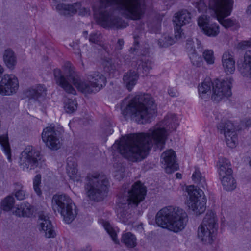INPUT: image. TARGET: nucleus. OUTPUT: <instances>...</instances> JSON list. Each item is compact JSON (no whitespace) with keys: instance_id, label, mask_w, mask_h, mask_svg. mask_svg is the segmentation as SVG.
<instances>
[{"instance_id":"obj_1","label":"nucleus","mask_w":251,"mask_h":251,"mask_svg":"<svg viewBox=\"0 0 251 251\" xmlns=\"http://www.w3.org/2000/svg\"><path fill=\"white\" fill-rule=\"evenodd\" d=\"M178 126L176 116L168 114L146 133L130 134L123 137L117 147L125 158L132 162L141 161L147 156L153 145L156 149L162 150L167 132L175 130Z\"/></svg>"},{"instance_id":"obj_2","label":"nucleus","mask_w":251,"mask_h":251,"mask_svg":"<svg viewBox=\"0 0 251 251\" xmlns=\"http://www.w3.org/2000/svg\"><path fill=\"white\" fill-rule=\"evenodd\" d=\"M115 5L125 17L138 20L143 16L145 4L144 0H99L94 6L95 15H98L99 22L104 27L124 28L127 25L111 9Z\"/></svg>"},{"instance_id":"obj_3","label":"nucleus","mask_w":251,"mask_h":251,"mask_svg":"<svg viewBox=\"0 0 251 251\" xmlns=\"http://www.w3.org/2000/svg\"><path fill=\"white\" fill-rule=\"evenodd\" d=\"M146 193V187L140 181L135 182L131 187L129 184L122 186L116 201L119 208L118 216L121 222L127 225L132 222V215L128 210L130 207H137L145 199Z\"/></svg>"},{"instance_id":"obj_4","label":"nucleus","mask_w":251,"mask_h":251,"mask_svg":"<svg viewBox=\"0 0 251 251\" xmlns=\"http://www.w3.org/2000/svg\"><path fill=\"white\" fill-rule=\"evenodd\" d=\"M124 116L129 115L137 123L144 124L150 122L156 112L153 98L149 94H140L134 96L125 109L122 108Z\"/></svg>"},{"instance_id":"obj_5","label":"nucleus","mask_w":251,"mask_h":251,"mask_svg":"<svg viewBox=\"0 0 251 251\" xmlns=\"http://www.w3.org/2000/svg\"><path fill=\"white\" fill-rule=\"evenodd\" d=\"M187 222V213L178 207H165L160 210L156 215V223L159 226L174 232L183 230Z\"/></svg>"},{"instance_id":"obj_6","label":"nucleus","mask_w":251,"mask_h":251,"mask_svg":"<svg viewBox=\"0 0 251 251\" xmlns=\"http://www.w3.org/2000/svg\"><path fill=\"white\" fill-rule=\"evenodd\" d=\"M86 186L88 197L91 200L100 201L107 196L109 182L106 175L94 173L87 176Z\"/></svg>"},{"instance_id":"obj_7","label":"nucleus","mask_w":251,"mask_h":251,"mask_svg":"<svg viewBox=\"0 0 251 251\" xmlns=\"http://www.w3.org/2000/svg\"><path fill=\"white\" fill-rule=\"evenodd\" d=\"M54 75L56 83L64 91L68 94L76 95L74 87L78 89V77L73 67L67 66L64 70V74L60 69H54Z\"/></svg>"},{"instance_id":"obj_8","label":"nucleus","mask_w":251,"mask_h":251,"mask_svg":"<svg viewBox=\"0 0 251 251\" xmlns=\"http://www.w3.org/2000/svg\"><path fill=\"white\" fill-rule=\"evenodd\" d=\"M74 206L72 199L66 194H56L52 197L53 210L59 213L66 223H71L75 217V214L73 212Z\"/></svg>"},{"instance_id":"obj_9","label":"nucleus","mask_w":251,"mask_h":251,"mask_svg":"<svg viewBox=\"0 0 251 251\" xmlns=\"http://www.w3.org/2000/svg\"><path fill=\"white\" fill-rule=\"evenodd\" d=\"M189 200L188 206L197 215L203 213L206 210V198L203 191L199 188L190 185L186 188Z\"/></svg>"},{"instance_id":"obj_10","label":"nucleus","mask_w":251,"mask_h":251,"mask_svg":"<svg viewBox=\"0 0 251 251\" xmlns=\"http://www.w3.org/2000/svg\"><path fill=\"white\" fill-rule=\"evenodd\" d=\"M40 153L32 146H27L22 151L19 159V165L23 170L34 169L39 164Z\"/></svg>"},{"instance_id":"obj_11","label":"nucleus","mask_w":251,"mask_h":251,"mask_svg":"<svg viewBox=\"0 0 251 251\" xmlns=\"http://www.w3.org/2000/svg\"><path fill=\"white\" fill-rule=\"evenodd\" d=\"M62 134L54 127L45 128L42 133V139L46 146L51 150H57L62 146Z\"/></svg>"},{"instance_id":"obj_12","label":"nucleus","mask_w":251,"mask_h":251,"mask_svg":"<svg viewBox=\"0 0 251 251\" xmlns=\"http://www.w3.org/2000/svg\"><path fill=\"white\" fill-rule=\"evenodd\" d=\"M232 80L230 77L227 78L226 80H216L213 83L212 100L216 102H219L225 97H230L231 95Z\"/></svg>"},{"instance_id":"obj_13","label":"nucleus","mask_w":251,"mask_h":251,"mask_svg":"<svg viewBox=\"0 0 251 251\" xmlns=\"http://www.w3.org/2000/svg\"><path fill=\"white\" fill-rule=\"evenodd\" d=\"M233 0H209L208 7L215 16H228L231 13Z\"/></svg>"},{"instance_id":"obj_14","label":"nucleus","mask_w":251,"mask_h":251,"mask_svg":"<svg viewBox=\"0 0 251 251\" xmlns=\"http://www.w3.org/2000/svg\"><path fill=\"white\" fill-rule=\"evenodd\" d=\"M217 128L221 134L224 135L227 145L231 148H234L238 143V138L233 124L229 121L221 122Z\"/></svg>"},{"instance_id":"obj_15","label":"nucleus","mask_w":251,"mask_h":251,"mask_svg":"<svg viewBox=\"0 0 251 251\" xmlns=\"http://www.w3.org/2000/svg\"><path fill=\"white\" fill-rule=\"evenodd\" d=\"M19 81L14 75L5 74L0 81V94L10 96L17 92L19 88Z\"/></svg>"},{"instance_id":"obj_16","label":"nucleus","mask_w":251,"mask_h":251,"mask_svg":"<svg viewBox=\"0 0 251 251\" xmlns=\"http://www.w3.org/2000/svg\"><path fill=\"white\" fill-rule=\"evenodd\" d=\"M198 25L208 36L215 37L219 33V26L216 23L209 24L206 15H201L198 20Z\"/></svg>"},{"instance_id":"obj_17","label":"nucleus","mask_w":251,"mask_h":251,"mask_svg":"<svg viewBox=\"0 0 251 251\" xmlns=\"http://www.w3.org/2000/svg\"><path fill=\"white\" fill-rule=\"evenodd\" d=\"M167 167L165 168L166 173H172L177 170L178 166L176 161V156L175 152L170 149L163 152L161 155Z\"/></svg>"},{"instance_id":"obj_18","label":"nucleus","mask_w":251,"mask_h":251,"mask_svg":"<svg viewBox=\"0 0 251 251\" xmlns=\"http://www.w3.org/2000/svg\"><path fill=\"white\" fill-rule=\"evenodd\" d=\"M38 225L39 230L43 231L46 237L53 238L55 236V233L48 216L40 214L38 221Z\"/></svg>"},{"instance_id":"obj_19","label":"nucleus","mask_w":251,"mask_h":251,"mask_svg":"<svg viewBox=\"0 0 251 251\" xmlns=\"http://www.w3.org/2000/svg\"><path fill=\"white\" fill-rule=\"evenodd\" d=\"M186 48L193 66L196 67H201L203 64L202 59L201 56L197 54L194 42L191 40H187Z\"/></svg>"},{"instance_id":"obj_20","label":"nucleus","mask_w":251,"mask_h":251,"mask_svg":"<svg viewBox=\"0 0 251 251\" xmlns=\"http://www.w3.org/2000/svg\"><path fill=\"white\" fill-rule=\"evenodd\" d=\"M216 231L201 224L198 229V236L204 244H211Z\"/></svg>"},{"instance_id":"obj_21","label":"nucleus","mask_w":251,"mask_h":251,"mask_svg":"<svg viewBox=\"0 0 251 251\" xmlns=\"http://www.w3.org/2000/svg\"><path fill=\"white\" fill-rule=\"evenodd\" d=\"M87 78L90 80L95 91L98 92L104 87L106 84V77L100 72L94 71L88 75Z\"/></svg>"},{"instance_id":"obj_22","label":"nucleus","mask_w":251,"mask_h":251,"mask_svg":"<svg viewBox=\"0 0 251 251\" xmlns=\"http://www.w3.org/2000/svg\"><path fill=\"white\" fill-rule=\"evenodd\" d=\"M138 73L137 70L130 69L124 75V82L129 91H131L136 84L139 78Z\"/></svg>"},{"instance_id":"obj_23","label":"nucleus","mask_w":251,"mask_h":251,"mask_svg":"<svg viewBox=\"0 0 251 251\" xmlns=\"http://www.w3.org/2000/svg\"><path fill=\"white\" fill-rule=\"evenodd\" d=\"M235 60L228 52H225L222 56V65L225 72L227 75L233 74L235 70Z\"/></svg>"},{"instance_id":"obj_24","label":"nucleus","mask_w":251,"mask_h":251,"mask_svg":"<svg viewBox=\"0 0 251 251\" xmlns=\"http://www.w3.org/2000/svg\"><path fill=\"white\" fill-rule=\"evenodd\" d=\"M152 62L146 58L133 60L131 63L132 67L137 70V71L139 73L142 71L145 74H147L152 69Z\"/></svg>"},{"instance_id":"obj_25","label":"nucleus","mask_w":251,"mask_h":251,"mask_svg":"<svg viewBox=\"0 0 251 251\" xmlns=\"http://www.w3.org/2000/svg\"><path fill=\"white\" fill-rule=\"evenodd\" d=\"M123 62V60L118 57L114 59H106L103 62L104 69L111 75L121 67Z\"/></svg>"},{"instance_id":"obj_26","label":"nucleus","mask_w":251,"mask_h":251,"mask_svg":"<svg viewBox=\"0 0 251 251\" xmlns=\"http://www.w3.org/2000/svg\"><path fill=\"white\" fill-rule=\"evenodd\" d=\"M56 8L60 14L70 16L77 13L78 5L77 3L74 4L61 3L57 4Z\"/></svg>"},{"instance_id":"obj_27","label":"nucleus","mask_w":251,"mask_h":251,"mask_svg":"<svg viewBox=\"0 0 251 251\" xmlns=\"http://www.w3.org/2000/svg\"><path fill=\"white\" fill-rule=\"evenodd\" d=\"M33 212V208L29 203L23 202L17 205L13 213L19 217H30Z\"/></svg>"},{"instance_id":"obj_28","label":"nucleus","mask_w":251,"mask_h":251,"mask_svg":"<svg viewBox=\"0 0 251 251\" xmlns=\"http://www.w3.org/2000/svg\"><path fill=\"white\" fill-rule=\"evenodd\" d=\"M190 20V13L186 10L178 11L175 14L173 19V22L175 25L181 26L189 23Z\"/></svg>"},{"instance_id":"obj_29","label":"nucleus","mask_w":251,"mask_h":251,"mask_svg":"<svg viewBox=\"0 0 251 251\" xmlns=\"http://www.w3.org/2000/svg\"><path fill=\"white\" fill-rule=\"evenodd\" d=\"M217 165L220 178L232 174L231 164L228 160L225 158H219Z\"/></svg>"},{"instance_id":"obj_30","label":"nucleus","mask_w":251,"mask_h":251,"mask_svg":"<svg viewBox=\"0 0 251 251\" xmlns=\"http://www.w3.org/2000/svg\"><path fill=\"white\" fill-rule=\"evenodd\" d=\"M201 224L204 225V226H207L211 230H217V218L215 214L211 210L207 212Z\"/></svg>"},{"instance_id":"obj_31","label":"nucleus","mask_w":251,"mask_h":251,"mask_svg":"<svg viewBox=\"0 0 251 251\" xmlns=\"http://www.w3.org/2000/svg\"><path fill=\"white\" fill-rule=\"evenodd\" d=\"M240 72L243 75L251 77V50H247L244 55V60Z\"/></svg>"},{"instance_id":"obj_32","label":"nucleus","mask_w":251,"mask_h":251,"mask_svg":"<svg viewBox=\"0 0 251 251\" xmlns=\"http://www.w3.org/2000/svg\"><path fill=\"white\" fill-rule=\"evenodd\" d=\"M3 58L6 66L10 69H13L17 63L16 57L14 51L10 49L5 50Z\"/></svg>"},{"instance_id":"obj_33","label":"nucleus","mask_w":251,"mask_h":251,"mask_svg":"<svg viewBox=\"0 0 251 251\" xmlns=\"http://www.w3.org/2000/svg\"><path fill=\"white\" fill-rule=\"evenodd\" d=\"M67 171L71 179L74 181L77 182L78 181L77 164L73 158L68 159Z\"/></svg>"},{"instance_id":"obj_34","label":"nucleus","mask_w":251,"mask_h":251,"mask_svg":"<svg viewBox=\"0 0 251 251\" xmlns=\"http://www.w3.org/2000/svg\"><path fill=\"white\" fill-rule=\"evenodd\" d=\"M213 83L209 80H205L198 86L200 97L201 99H207L211 94V88Z\"/></svg>"},{"instance_id":"obj_35","label":"nucleus","mask_w":251,"mask_h":251,"mask_svg":"<svg viewBox=\"0 0 251 251\" xmlns=\"http://www.w3.org/2000/svg\"><path fill=\"white\" fill-rule=\"evenodd\" d=\"M224 189L226 191H230L234 190L236 187V182L232 175L220 177Z\"/></svg>"},{"instance_id":"obj_36","label":"nucleus","mask_w":251,"mask_h":251,"mask_svg":"<svg viewBox=\"0 0 251 251\" xmlns=\"http://www.w3.org/2000/svg\"><path fill=\"white\" fill-rule=\"evenodd\" d=\"M121 242L128 248H134L137 244L135 236L129 232L122 235Z\"/></svg>"},{"instance_id":"obj_37","label":"nucleus","mask_w":251,"mask_h":251,"mask_svg":"<svg viewBox=\"0 0 251 251\" xmlns=\"http://www.w3.org/2000/svg\"><path fill=\"white\" fill-rule=\"evenodd\" d=\"M192 178L194 182L197 183L200 187L204 189L207 187L205 178L202 176L201 173L198 168H195V171L192 175Z\"/></svg>"},{"instance_id":"obj_38","label":"nucleus","mask_w":251,"mask_h":251,"mask_svg":"<svg viewBox=\"0 0 251 251\" xmlns=\"http://www.w3.org/2000/svg\"><path fill=\"white\" fill-rule=\"evenodd\" d=\"M0 144L9 161H11V149L7 136H0Z\"/></svg>"},{"instance_id":"obj_39","label":"nucleus","mask_w":251,"mask_h":251,"mask_svg":"<svg viewBox=\"0 0 251 251\" xmlns=\"http://www.w3.org/2000/svg\"><path fill=\"white\" fill-rule=\"evenodd\" d=\"M79 91L85 95L90 94L97 92L95 88L93 86L90 80L89 81H79Z\"/></svg>"},{"instance_id":"obj_40","label":"nucleus","mask_w":251,"mask_h":251,"mask_svg":"<svg viewBox=\"0 0 251 251\" xmlns=\"http://www.w3.org/2000/svg\"><path fill=\"white\" fill-rule=\"evenodd\" d=\"M47 89L44 85H38L35 89L29 91L31 97L34 99L38 98L41 96L46 95Z\"/></svg>"},{"instance_id":"obj_41","label":"nucleus","mask_w":251,"mask_h":251,"mask_svg":"<svg viewBox=\"0 0 251 251\" xmlns=\"http://www.w3.org/2000/svg\"><path fill=\"white\" fill-rule=\"evenodd\" d=\"M102 224L105 230L111 237L112 240L116 244L119 243V240L117 237V234L110 224L104 221H102Z\"/></svg>"},{"instance_id":"obj_42","label":"nucleus","mask_w":251,"mask_h":251,"mask_svg":"<svg viewBox=\"0 0 251 251\" xmlns=\"http://www.w3.org/2000/svg\"><path fill=\"white\" fill-rule=\"evenodd\" d=\"M175 43L172 37L168 34H164L158 40V44L160 47H167Z\"/></svg>"},{"instance_id":"obj_43","label":"nucleus","mask_w":251,"mask_h":251,"mask_svg":"<svg viewBox=\"0 0 251 251\" xmlns=\"http://www.w3.org/2000/svg\"><path fill=\"white\" fill-rule=\"evenodd\" d=\"M15 196L19 200H23L26 197L25 192L23 189V186L19 183L15 184Z\"/></svg>"},{"instance_id":"obj_44","label":"nucleus","mask_w":251,"mask_h":251,"mask_svg":"<svg viewBox=\"0 0 251 251\" xmlns=\"http://www.w3.org/2000/svg\"><path fill=\"white\" fill-rule=\"evenodd\" d=\"M41 184V176L38 174L35 176L33 180V189L38 196L42 195V191L40 188Z\"/></svg>"},{"instance_id":"obj_45","label":"nucleus","mask_w":251,"mask_h":251,"mask_svg":"<svg viewBox=\"0 0 251 251\" xmlns=\"http://www.w3.org/2000/svg\"><path fill=\"white\" fill-rule=\"evenodd\" d=\"M77 103L76 100H68L64 105V109L67 113H72L77 109Z\"/></svg>"},{"instance_id":"obj_46","label":"nucleus","mask_w":251,"mask_h":251,"mask_svg":"<svg viewBox=\"0 0 251 251\" xmlns=\"http://www.w3.org/2000/svg\"><path fill=\"white\" fill-rule=\"evenodd\" d=\"M14 203V198L12 196H8L2 201L1 206L4 210L9 211L13 207Z\"/></svg>"},{"instance_id":"obj_47","label":"nucleus","mask_w":251,"mask_h":251,"mask_svg":"<svg viewBox=\"0 0 251 251\" xmlns=\"http://www.w3.org/2000/svg\"><path fill=\"white\" fill-rule=\"evenodd\" d=\"M219 23L225 27L229 28L233 26L235 24V21L232 20L230 19H225L226 17L216 16Z\"/></svg>"},{"instance_id":"obj_48","label":"nucleus","mask_w":251,"mask_h":251,"mask_svg":"<svg viewBox=\"0 0 251 251\" xmlns=\"http://www.w3.org/2000/svg\"><path fill=\"white\" fill-rule=\"evenodd\" d=\"M192 4L196 7L199 12L206 11L207 6L203 0H192Z\"/></svg>"},{"instance_id":"obj_49","label":"nucleus","mask_w":251,"mask_h":251,"mask_svg":"<svg viewBox=\"0 0 251 251\" xmlns=\"http://www.w3.org/2000/svg\"><path fill=\"white\" fill-rule=\"evenodd\" d=\"M142 30H144V28L141 26V27H138L136 28L135 31L134 33V46L133 47H131L130 49V51L132 53H134V52H136L137 50H138V47H139V35L138 34H136V32H138V31H141Z\"/></svg>"},{"instance_id":"obj_50","label":"nucleus","mask_w":251,"mask_h":251,"mask_svg":"<svg viewBox=\"0 0 251 251\" xmlns=\"http://www.w3.org/2000/svg\"><path fill=\"white\" fill-rule=\"evenodd\" d=\"M203 57L208 64H212L214 63V57L213 51L211 50H206L203 52Z\"/></svg>"},{"instance_id":"obj_51","label":"nucleus","mask_w":251,"mask_h":251,"mask_svg":"<svg viewBox=\"0 0 251 251\" xmlns=\"http://www.w3.org/2000/svg\"><path fill=\"white\" fill-rule=\"evenodd\" d=\"M101 39V35L99 32L93 33L90 35L89 41L92 43L98 44L100 42Z\"/></svg>"},{"instance_id":"obj_52","label":"nucleus","mask_w":251,"mask_h":251,"mask_svg":"<svg viewBox=\"0 0 251 251\" xmlns=\"http://www.w3.org/2000/svg\"><path fill=\"white\" fill-rule=\"evenodd\" d=\"M125 168L120 165L119 170H116L115 172L114 176L116 179L120 180L123 179L125 176Z\"/></svg>"},{"instance_id":"obj_53","label":"nucleus","mask_w":251,"mask_h":251,"mask_svg":"<svg viewBox=\"0 0 251 251\" xmlns=\"http://www.w3.org/2000/svg\"><path fill=\"white\" fill-rule=\"evenodd\" d=\"M181 26L175 25V36L176 39L181 38L184 34L181 29Z\"/></svg>"},{"instance_id":"obj_54","label":"nucleus","mask_w":251,"mask_h":251,"mask_svg":"<svg viewBox=\"0 0 251 251\" xmlns=\"http://www.w3.org/2000/svg\"><path fill=\"white\" fill-rule=\"evenodd\" d=\"M241 48L249 47L251 46V39L248 40L243 41L240 43Z\"/></svg>"},{"instance_id":"obj_55","label":"nucleus","mask_w":251,"mask_h":251,"mask_svg":"<svg viewBox=\"0 0 251 251\" xmlns=\"http://www.w3.org/2000/svg\"><path fill=\"white\" fill-rule=\"evenodd\" d=\"M124 41L122 39H118L117 43L115 47V49L117 50H120L123 48L124 46Z\"/></svg>"},{"instance_id":"obj_56","label":"nucleus","mask_w":251,"mask_h":251,"mask_svg":"<svg viewBox=\"0 0 251 251\" xmlns=\"http://www.w3.org/2000/svg\"><path fill=\"white\" fill-rule=\"evenodd\" d=\"M168 93L171 97H175L176 96V92L175 89L170 88L168 90Z\"/></svg>"},{"instance_id":"obj_57","label":"nucleus","mask_w":251,"mask_h":251,"mask_svg":"<svg viewBox=\"0 0 251 251\" xmlns=\"http://www.w3.org/2000/svg\"><path fill=\"white\" fill-rule=\"evenodd\" d=\"M77 125V120L73 119L72 121H71L69 124L70 127L72 129L75 126H76Z\"/></svg>"},{"instance_id":"obj_58","label":"nucleus","mask_w":251,"mask_h":251,"mask_svg":"<svg viewBox=\"0 0 251 251\" xmlns=\"http://www.w3.org/2000/svg\"><path fill=\"white\" fill-rule=\"evenodd\" d=\"M91 248L90 246H87L85 248H82L80 251H91Z\"/></svg>"},{"instance_id":"obj_59","label":"nucleus","mask_w":251,"mask_h":251,"mask_svg":"<svg viewBox=\"0 0 251 251\" xmlns=\"http://www.w3.org/2000/svg\"><path fill=\"white\" fill-rule=\"evenodd\" d=\"M245 124L246 126H249L251 125V119H246L245 121Z\"/></svg>"},{"instance_id":"obj_60","label":"nucleus","mask_w":251,"mask_h":251,"mask_svg":"<svg viewBox=\"0 0 251 251\" xmlns=\"http://www.w3.org/2000/svg\"><path fill=\"white\" fill-rule=\"evenodd\" d=\"M246 12L247 13V14H251V4L249 5V6L248 7L246 10Z\"/></svg>"},{"instance_id":"obj_61","label":"nucleus","mask_w":251,"mask_h":251,"mask_svg":"<svg viewBox=\"0 0 251 251\" xmlns=\"http://www.w3.org/2000/svg\"><path fill=\"white\" fill-rule=\"evenodd\" d=\"M176 178L180 179V178H181L182 175H181V174L180 173H177L176 174Z\"/></svg>"},{"instance_id":"obj_62","label":"nucleus","mask_w":251,"mask_h":251,"mask_svg":"<svg viewBox=\"0 0 251 251\" xmlns=\"http://www.w3.org/2000/svg\"><path fill=\"white\" fill-rule=\"evenodd\" d=\"M4 69L1 65H0V76L3 74Z\"/></svg>"},{"instance_id":"obj_63","label":"nucleus","mask_w":251,"mask_h":251,"mask_svg":"<svg viewBox=\"0 0 251 251\" xmlns=\"http://www.w3.org/2000/svg\"><path fill=\"white\" fill-rule=\"evenodd\" d=\"M83 35H84V36L85 37V38H87V36L88 35V32L87 31H84L83 32Z\"/></svg>"},{"instance_id":"obj_64","label":"nucleus","mask_w":251,"mask_h":251,"mask_svg":"<svg viewBox=\"0 0 251 251\" xmlns=\"http://www.w3.org/2000/svg\"><path fill=\"white\" fill-rule=\"evenodd\" d=\"M249 164H250V165L251 166V160H250Z\"/></svg>"}]
</instances>
